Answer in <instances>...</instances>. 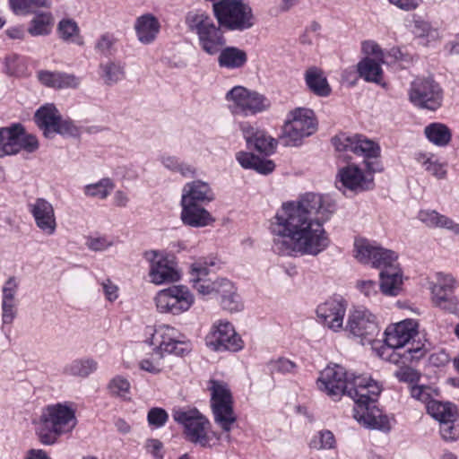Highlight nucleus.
<instances>
[{
    "mask_svg": "<svg viewBox=\"0 0 459 459\" xmlns=\"http://www.w3.org/2000/svg\"><path fill=\"white\" fill-rule=\"evenodd\" d=\"M334 212L331 197L313 192L282 203L270 223L274 252L316 256L327 249L331 240L325 224Z\"/></svg>",
    "mask_w": 459,
    "mask_h": 459,
    "instance_id": "nucleus-1",
    "label": "nucleus"
},
{
    "mask_svg": "<svg viewBox=\"0 0 459 459\" xmlns=\"http://www.w3.org/2000/svg\"><path fill=\"white\" fill-rule=\"evenodd\" d=\"M419 324L405 319L388 325L385 330V344L392 351L386 359L394 364H406L420 360L425 355L424 345L411 341L418 335Z\"/></svg>",
    "mask_w": 459,
    "mask_h": 459,
    "instance_id": "nucleus-2",
    "label": "nucleus"
},
{
    "mask_svg": "<svg viewBox=\"0 0 459 459\" xmlns=\"http://www.w3.org/2000/svg\"><path fill=\"white\" fill-rule=\"evenodd\" d=\"M40 421L37 434L44 445L55 444L58 436L71 432L77 423L75 411L68 403L48 405L43 411Z\"/></svg>",
    "mask_w": 459,
    "mask_h": 459,
    "instance_id": "nucleus-3",
    "label": "nucleus"
},
{
    "mask_svg": "<svg viewBox=\"0 0 459 459\" xmlns=\"http://www.w3.org/2000/svg\"><path fill=\"white\" fill-rule=\"evenodd\" d=\"M186 24L191 32L196 34L200 48L207 55H217L226 45L221 25H216L206 13L200 10L189 12Z\"/></svg>",
    "mask_w": 459,
    "mask_h": 459,
    "instance_id": "nucleus-4",
    "label": "nucleus"
},
{
    "mask_svg": "<svg viewBox=\"0 0 459 459\" xmlns=\"http://www.w3.org/2000/svg\"><path fill=\"white\" fill-rule=\"evenodd\" d=\"M150 337L146 340L154 347L157 354L184 357L192 350V344L177 328L169 325H160L147 329Z\"/></svg>",
    "mask_w": 459,
    "mask_h": 459,
    "instance_id": "nucleus-5",
    "label": "nucleus"
},
{
    "mask_svg": "<svg viewBox=\"0 0 459 459\" xmlns=\"http://www.w3.org/2000/svg\"><path fill=\"white\" fill-rule=\"evenodd\" d=\"M317 129L315 113L307 108H296L289 112L280 137L285 146H299L304 138Z\"/></svg>",
    "mask_w": 459,
    "mask_h": 459,
    "instance_id": "nucleus-6",
    "label": "nucleus"
},
{
    "mask_svg": "<svg viewBox=\"0 0 459 459\" xmlns=\"http://www.w3.org/2000/svg\"><path fill=\"white\" fill-rule=\"evenodd\" d=\"M208 390L214 422L223 432L230 433L237 421V416L233 410V397L229 385L223 381L211 379Z\"/></svg>",
    "mask_w": 459,
    "mask_h": 459,
    "instance_id": "nucleus-7",
    "label": "nucleus"
},
{
    "mask_svg": "<svg viewBox=\"0 0 459 459\" xmlns=\"http://www.w3.org/2000/svg\"><path fill=\"white\" fill-rule=\"evenodd\" d=\"M173 419L184 427L186 438L203 447L212 446L215 434L211 431L209 420L195 408H179L173 411Z\"/></svg>",
    "mask_w": 459,
    "mask_h": 459,
    "instance_id": "nucleus-8",
    "label": "nucleus"
},
{
    "mask_svg": "<svg viewBox=\"0 0 459 459\" xmlns=\"http://www.w3.org/2000/svg\"><path fill=\"white\" fill-rule=\"evenodd\" d=\"M228 108L235 116H255L269 109L270 100L256 91L237 85L225 95Z\"/></svg>",
    "mask_w": 459,
    "mask_h": 459,
    "instance_id": "nucleus-9",
    "label": "nucleus"
},
{
    "mask_svg": "<svg viewBox=\"0 0 459 459\" xmlns=\"http://www.w3.org/2000/svg\"><path fill=\"white\" fill-rule=\"evenodd\" d=\"M212 7L219 24L230 30H244L254 25L252 10L241 0H220Z\"/></svg>",
    "mask_w": 459,
    "mask_h": 459,
    "instance_id": "nucleus-10",
    "label": "nucleus"
},
{
    "mask_svg": "<svg viewBox=\"0 0 459 459\" xmlns=\"http://www.w3.org/2000/svg\"><path fill=\"white\" fill-rule=\"evenodd\" d=\"M368 170H364L354 163L341 167L335 177V186L342 194H359L373 188L375 169L372 163L365 161Z\"/></svg>",
    "mask_w": 459,
    "mask_h": 459,
    "instance_id": "nucleus-11",
    "label": "nucleus"
},
{
    "mask_svg": "<svg viewBox=\"0 0 459 459\" xmlns=\"http://www.w3.org/2000/svg\"><path fill=\"white\" fill-rule=\"evenodd\" d=\"M156 309L161 314L181 315L195 303V296L185 285H173L159 290L154 297Z\"/></svg>",
    "mask_w": 459,
    "mask_h": 459,
    "instance_id": "nucleus-12",
    "label": "nucleus"
},
{
    "mask_svg": "<svg viewBox=\"0 0 459 459\" xmlns=\"http://www.w3.org/2000/svg\"><path fill=\"white\" fill-rule=\"evenodd\" d=\"M343 330L359 339L364 345L370 343L378 335L380 327L377 316L368 308L355 307L350 309Z\"/></svg>",
    "mask_w": 459,
    "mask_h": 459,
    "instance_id": "nucleus-13",
    "label": "nucleus"
},
{
    "mask_svg": "<svg viewBox=\"0 0 459 459\" xmlns=\"http://www.w3.org/2000/svg\"><path fill=\"white\" fill-rule=\"evenodd\" d=\"M37 126L46 138H53L56 134L73 136L77 134V127L69 120L63 118L54 104L41 106L34 115Z\"/></svg>",
    "mask_w": 459,
    "mask_h": 459,
    "instance_id": "nucleus-14",
    "label": "nucleus"
},
{
    "mask_svg": "<svg viewBox=\"0 0 459 459\" xmlns=\"http://www.w3.org/2000/svg\"><path fill=\"white\" fill-rule=\"evenodd\" d=\"M143 257L149 264L150 282L162 285L180 280L181 273L175 258L163 251L148 250Z\"/></svg>",
    "mask_w": 459,
    "mask_h": 459,
    "instance_id": "nucleus-15",
    "label": "nucleus"
},
{
    "mask_svg": "<svg viewBox=\"0 0 459 459\" xmlns=\"http://www.w3.org/2000/svg\"><path fill=\"white\" fill-rule=\"evenodd\" d=\"M205 344L213 351H238L243 341L234 325L227 319L215 320L205 336Z\"/></svg>",
    "mask_w": 459,
    "mask_h": 459,
    "instance_id": "nucleus-16",
    "label": "nucleus"
},
{
    "mask_svg": "<svg viewBox=\"0 0 459 459\" xmlns=\"http://www.w3.org/2000/svg\"><path fill=\"white\" fill-rule=\"evenodd\" d=\"M38 148L37 137L26 133L21 125L0 127V158L17 154L22 150L33 152Z\"/></svg>",
    "mask_w": 459,
    "mask_h": 459,
    "instance_id": "nucleus-17",
    "label": "nucleus"
},
{
    "mask_svg": "<svg viewBox=\"0 0 459 459\" xmlns=\"http://www.w3.org/2000/svg\"><path fill=\"white\" fill-rule=\"evenodd\" d=\"M353 375L338 364L327 366L320 372L316 385L321 392L333 400H338L342 395L346 394Z\"/></svg>",
    "mask_w": 459,
    "mask_h": 459,
    "instance_id": "nucleus-18",
    "label": "nucleus"
},
{
    "mask_svg": "<svg viewBox=\"0 0 459 459\" xmlns=\"http://www.w3.org/2000/svg\"><path fill=\"white\" fill-rule=\"evenodd\" d=\"M409 100L418 108L436 110L442 103V91L433 80L417 78L411 84Z\"/></svg>",
    "mask_w": 459,
    "mask_h": 459,
    "instance_id": "nucleus-19",
    "label": "nucleus"
},
{
    "mask_svg": "<svg viewBox=\"0 0 459 459\" xmlns=\"http://www.w3.org/2000/svg\"><path fill=\"white\" fill-rule=\"evenodd\" d=\"M381 391V385L370 377L353 375L351 385L346 393V395L351 397L355 403L353 414L358 411L360 407L375 405Z\"/></svg>",
    "mask_w": 459,
    "mask_h": 459,
    "instance_id": "nucleus-20",
    "label": "nucleus"
},
{
    "mask_svg": "<svg viewBox=\"0 0 459 459\" xmlns=\"http://www.w3.org/2000/svg\"><path fill=\"white\" fill-rule=\"evenodd\" d=\"M339 152H352L365 159L377 158L380 155L379 145L361 134H339L332 140Z\"/></svg>",
    "mask_w": 459,
    "mask_h": 459,
    "instance_id": "nucleus-21",
    "label": "nucleus"
},
{
    "mask_svg": "<svg viewBox=\"0 0 459 459\" xmlns=\"http://www.w3.org/2000/svg\"><path fill=\"white\" fill-rule=\"evenodd\" d=\"M36 227L46 236H53L57 229V221L53 204L43 197H38L27 205Z\"/></svg>",
    "mask_w": 459,
    "mask_h": 459,
    "instance_id": "nucleus-22",
    "label": "nucleus"
},
{
    "mask_svg": "<svg viewBox=\"0 0 459 459\" xmlns=\"http://www.w3.org/2000/svg\"><path fill=\"white\" fill-rule=\"evenodd\" d=\"M346 302L342 299H330L316 307V316L320 322L333 332L343 330Z\"/></svg>",
    "mask_w": 459,
    "mask_h": 459,
    "instance_id": "nucleus-23",
    "label": "nucleus"
},
{
    "mask_svg": "<svg viewBox=\"0 0 459 459\" xmlns=\"http://www.w3.org/2000/svg\"><path fill=\"white\" fill-rule=\"evenodd\" d=\"M239 129L249 149L264 155L274 153L278 142L265 131L255 127L248 122L240 123Z\"/></svg>",
    "mask_w": 459,
    "mask_h": 459,
    "instance_id": "nucleus-24",
    "label": "nucleus"
},
{
    "mask_svg": "<svg viewBox=\"0 0 459 459\" xmlns=\"http://www.w3.org/2000/svg\"><path fill=\"white\" fill-rule=\"evenodd\" d=\"M215 200V194L211 185L196 179L184 185L180 203L208 204Z\"/></svg>",
    "mask_w": 459,
    "mask_h": 459,
    "instance_id": "nucleus-25",
    "label": "nucleus"
},
{
    "mask_svg": "<svg viewBox=\"0 0 459 459\" xmlns=\"http://www.w3.org/2000/svg\"><path fill=\"white\" fill-rule=\"evenodd\" d=\"M354 419L362 426L371 429H377L383 432H389L392 429L394 418H389L383 414L376 406L359 408L353 414Z\"/></svg>",
    "mask_w": 459,
    "mask_h": 459,
    "instance_id": "nucleus-26",
    "label": "nucleus"
},
{
    "mask_svg": "<svg viewBox=\"0 0 459 459\" xmlns=\"http://www.w3.org/2000/svg\"><path fill=\"white\" fill-rule=\"evenodd\" d=\"M205 204L180 203V220L192 228H204L215 222V218L204 208Z\"/></svg>",
    "mask_w": 459,
    "mask_h": 459,
    "instance_id": "nucleus-27",
    "label": "nucleus"
},
{
    "mask_svg": "<svg viewBox=\"0 0 459 459\" xmlns=\"http://www.w3.org/2000/svg\"><path fill=\"white\" fill-rule=\"evenodd\" d=\"M19 282L15 277H10L2 288V322L11 325L17 316V293Z\"/></svg>",
    "mask_w": 459,
    "mask_h": 459,
    "instance_id": "nucleus-28",
    "label": "nucleus"
},
{
    "mask_svg": "<svg viewBox=\"0 0 459 459\" xmlns=\"http://www.w3.org/2000/svg\"><path fill=\"white\" fill-rule=\"evenodd\" d=\"M134 29L137 39L142 44L149 45L157 39L160 30V23L154 15L145 13L135 20Z\"/></svg>",
    "mask_w": 459,
    "mask_h": 459,
    "instance_id": "nucleus-29",
    "label": "nucleus"
},
{
    "mask_svg": "<svg viewBox=\"0 0 459 459\" xmlns=\"http://www.w3.org/2000/svg\"><path fill=\"white\" fill-rule=\"evenodd\" d=\"M304 80L310 92L318 97H327L332 88L324 71L317 66H310L304 73Z\"/></svg>",
    "mask_w": 459,
    "mask_h": 459,
    "instance_id": "nucleus-30",
    "label": "nucleus"
},
{
    "mask_svg": "<svg viewBox=\"0 0 459 459\" xmlns=\"http://www.w3.org/2000/svg\"><path fill=\"white\" fill-rule=\"evenodd\" d=\"M456 281L451 274L437 273L435 280L429 282L431 300L433 304L454 295Z\"/></svg>",
    "mask_w": 459,
    "mask_h": 459,
    "instance_id": "nucleus-31",
    "label": "nucleus"
},
{
    "mask_svg": "<svg viewBox=\"0 0 459 459\" xmlns=\"http://www.w3.org/2000/svg\"><path fill=\"white\" fill-rule=\"evenodd\" d=\"M380 290L387 296H397L402 290L403 272L399 264L380 272Z\"/></svg>",
    "mask_w": 459,
    "mask_h": 459,
    "instance_id": "nucleus-32",
    "label": "nucleus"
},
{
    "mask_svg": "<svg viewBox=\"0 0 459 459\" xmlns=\"http://www.w3.org/2000/svg\"><path fill=\"white\" fill-rule=\"evenodd\" d=\"M217 55L219 66L230 70L241 68L247 62L246 51L236 47H223Z\"/></svg>",
    "mask_w": 459,
    "mask_h": 459,
    "instance_id": "nucleus-33",
    "label": "nucleus"
},
{
    "mask_svg": "<svg viewBox=\"0 0 459 459\" xmlns=\"http://www.w3.org/2000/svg\"><path fill=\"white\" fill-rule=\"evenodd\" d=\"M30 21L27 31L31 37H45L49 35L54 28L55 19L50 12H40Z\"/></svg>",
    "mask_w": 459,
    "mask_h": 459,
    "instance_id": "nucleus-34",
    "label": "nucleus"
},
{
    "mask_svg": "<svg viewBox=\"0 0 459 459\" xmlns=\"http://www.w3.org/2000/svg\"><path fill=\"white\" fill-rule=\"evenodd\" d=\"M418 220L430 229L453 230L455 222L449 217L439 213L436 210H420L417 215Z\"/></svg>",
    "mask_w": 459,
    "mask_h": 459,
    "instance_id": "nucleus-35",
    "label": "nucleus"
},
{
    "mask_svg": "<svg viewBox=\"0 0 459 459\" xmlns=\"http://www.w3.org/2000/svg\"><path fill=\"white\" fill-rule=\"evenodd\" d=\"M98 368V362L92 358L75 359L64 367V373L67 376L85 378L94 373Z\"/></svg>",
    "mask_w": 459,
    "mask_h": 459,
    "instance_id": "nucleus-36",
    "label": "nucleus"
},
{
    "mask_svg": "<svg viewBox=\"0 0 459 459\" xmlns=\"http://www.w3.org/2000/svg\"><path fill=\"white\" fill-rule=\"evenodd\" d=\"M379 245L365 238H357L353 244L354 257L361 264L371 265Z\"/></svg>",
    "mask_w": 459,
    "mask_h": 459,
    "instance_id": "nucleus-37",
    "label": "nucleus"
},
{
    "mask_svg": "<svg viewBox=\"0 0 459 459\" xmlns=\"http://www.w3.org/2000/svg\"><path fill=\"white\" fill-rule=\"evenodd\" d=\"M10 10L17 16H27L36 13L38 9H48L52 6L51 0H8Z\"/></svg>",
    "mask_w": 459,
    "mask_h": 459,
    "instance_id": "nucleus-38",
    "label": "nucleus"
},
{
    "mask_svg": "<svg viewBox=\"0 0 459 459\" xmlns=\"http://www.w3.org/2000/svg\"><path fill=\"white\" fill-rule=\"evenodd\" d=\"M382 63L371 57H365L357 65L358 73L367 82L380 83L383 75Z\"/></svg>",
    "mask_w": 459,
    "mask_h": 459,
    "instance_id": "nucleus-39",
    "label": "nucleus"
},
{
    "mask_svg": "<svg viewBox=\"0 0 459 459\" xmlns=\"http://www.w3.org/2000/svg\"><path fill=\"white\" fill-rule=\"evenodd\" d=\"M415 160L427 172L435 178L438 179L445 178L446 175V165L434 154L418 152L415 154Z\"/></svg>",
    "mask_w": 459,
    "mask_h": 459,
    "instance_id": "nucleus-40",
    "label": "nucleus"
},
{
    "mask_svg": "<svg viewBox=\"0 0 459 459\" xmlns=\"http://www.w3.org/2000/svg\"><path fill=\"white\" fill-rule=\"evenodd\" d=\"M427 412L441 424L448 419L457 417L458 411L455 404L449 402L435 400L427 406Z\"/></svg>",
    "mask_w": 459,
    "mask_h": 459,
    "instance_id": "nucleus-41",
    "label": "nucleus"
},
{
    "mask_svg": "<svg viewBox=\"0 0 459 459\" xmlns=\"http://www.w3.org/2000/svg\"><path fill=\"white\" fill-rule=\"evenodd\" d=\"M160 161L165 169L172 172H178L185 178L193 177L196 173L194 166L173 155L163 154L160 157Z\"/></svg>",
    "mask_w": 459,
    "mask_h": 459,
    "instance_id": "nucleus-42",
    "label": "nucleus"
},
{
    "mask_svg": "<svg viewBox=\"0 0 459 459\" xmlns=\"http://www.w3.org/2000/svg\"><path fill=\"white\" fill-rule=\"evenodd\" d=\"M56 30L59 38L64 41L82 44L80 29L75 21L68 18L62 19L57 24Z\"/></svg>",
    "mask_w": 459,
    "mask_h": 459,
    "instance_id": "nucleus-43",
    "label": "nucleus"
},
{
    "mask_svg": "<svg viewBox=\"0 0 459 459\" xmlns=\"http://www.w3.org/2000/svg\"><path fill=\"white\" fill-rule=\"evenodd\" d=\"M107 388L112 396L118 397L124 401L131 400V384L129 380L122 375L113 377L108 381Z\"/></svg>",
    "mask_w": 459,
    "mask_h": 459,
    "instance_id": "nucleus-44",
    "label": "nucleus"
},
{
    "mask_svg": "<svg viewBox=\"0 0 459 459\" xmlns=\"http://www.w3.org/2000/svg\"><path fill=\"white\" fill-rule=\"evenodd\" d=\"M424 132L428 140L437 146H446L451 140V133L443 124L433 123Z\"/></svg>",
    "mask_w": 459,
    "mask_h": 459,
    "instance_id": "nucleus-45",
    "label": "nucleus"
},
{
    "mask_svg": "<svg viewBox=\"0 0 459 459\" xmlns=\"http://www.w3.org/2000/svg\"><path fill=\"white\" fill-rule=\"evenodd\" d=\"M114 187L113 181L105 178L96 183L86 185L83 193L86 196L103 200L109 195Z\"/></svg>",
    "mask_w": 459,
    "mask_h": 459,
    "instance_id": "nucleus-46",
    "label": "nucleus"
},
{
    "mask_svg": "<svg viewBox=\"0 0 459 459\" xmlns=\"http://www.w3.org/2000/svg\"><path fill=\"white\" fill-rule=\"evenodd\" d=\"M101 77L106 84L113 85L125 77L124 66L119 63L108 62L100 66Z\"/></svg>",
    "mask_w": 459,
    "mask_h": 459,
    "instance_id": "nucleus-47",
    "label": "nucleus"
},
{
    "mask_svg": "<svg viewBox=\"0 0 459 459\" xmlns=\"http://www.w3.org/2000/svg\"><path fill=\"white\" fill-rule=\"evenodd\" d=\"M397 255L391 249L385 248L379 245L376 258L373 260L370 266L377 269L385 270L391 266H395L397 263Z\"/></svg>",
    "mask_w": 459,
    "mask_h": 459,
    "instance_id": "nucleus-48",
    "label": "nucleus"
},
{
    "mask_svg": "<svg viewBox=\"0 0 459 459\" xmlns=\"http://www.w3.org/2000/svg\"><path fill=\"white\" fill-rule=\"evenodd\" d=\"M216 264V258L213 256L199 257L189 266L190 278L202 279L205 277L209 273L210 268L215 266Z\"/></svg>",
    "mask_w": 459,
    "mask_h": 459,
    "instance_id": "nucleus-49",
    "label": "nucleus"
},
{
    "mask_svg": "<svg viewBox=\"0 0 459 459\" xmlns=\"http://www.w3.org/2000/svg\"><path fill=\"white\" fill-rule=\"evenodd\" d=\"M163 356L156 351L139 361V368L152 375L160 373L163 369Z\"/></svg>",
    "mask_w": 459,
    "mask_h": 459,
    "instance_id": "nucleus-50",
    "label": "nucleus"
},
{
    "mask_svg": "<svg viewBox=\"0 0 459 459\" xmlns=\"http://www.w3.org/2000/svg\"><path fill=\"white\" fill-rule=\"evenodd\" d=\"M411 395L415 400L425 403L427 407L429 403L436 400L435 397L438 396V393L429 385H414L411 387Z\"/></svg>",
    "mask_w": 459,
    "mask_h": 459,
    "instance_id": "nucleus-51",
    "label": "nucleus"
},
{
    "mask_svg": "<svg viewBox=\"0 0 459 459\" xmlns=\"http://www.w3.org/2000/svg\"><path fill=\"white\" fill-rule=\"evenodd\" d=\"M190 282L194 290L203 297H214L217 286V279L211 281L208 279L190 278Z\"/></svg>",
    "mask_w": 459,
    "mask_h": 459,
    "instance_id": "nucleus-52",
    "label": "nucleus"
},
{
    "mask_svg": "<svg viewBox=\"0 0 459 459\" xmlns=\"http://www.w3.org/2000/svg\"><path fill=\"white\" fill-rule=\"evenodd\" d=\"M439 431L443 439L454 441L459 437V418L448 419L439 424Z\"/></svg>",
    "mask_w": 459,
    "mask_h": 459,
    "instance_id": "nucleus-53",
    "label": "nucleus"
},
{
    "mask_svg": "<svg viewBox=\"0 0 459 459\" xmlns=\"http://www.w3.org/2000/svg\"><path fill=\"white\" fill-rule=\"evenodd\" d=\"M335 438L330 430L319 431L311 440V447L320 449H332L334 447Z\"/></svg>",
    "mask_w": 459,
    "mask_h": 459,
    "instance_id": "nucleus-54",
    "label": "nucleus"
},
{
    "mask_svg": "<svg viewBox=\"0 0 459 459\" xmlns=\"http://www.w3.org/2000/svg\"><path fill=\"white\" fill-rule=\"evenodd\" d=\"M116 243L114 238L109 236H97L87 238L86 246L92 251H105L113 247Z\"/></svg>",
    "mask_w": 459,
    "mask_h": 459,
    "instance_id": "nucleus-55",
    "label": "nucleus"
},
{
    "mask_svg": "<svg viewBox=\"0 0 459 459\" xmlns=\"http://www.w3.org/2000/svg\"><path fill=\"white\" fill-rule=\"evenodd\" d=\"M220 305L223 310L230 313H238L244 309V303L237 289L233 291V294L220 300Z\"/></svg>",
    "mask_w": 459,
    "mask_h": 459,
    "instance_id": "nucleus-56",
    "label": "nucleus"
},
{
    "mask_svg": "<svg viewBox=\"0 0 459 459\" xmlns=\"http://www.w3.org/2000/svg\"><path fill=\"white\" fill-rule=\"evenodd\" d=\"M269 366L273 372L281 374H294L298 368L294 361L286 358L273 359L270 361Z\"/></svg>",
    "mask_w": 459,
    "mask_h": 459,
    "instance_id": "nucleus-57",
    "label": "nucleus"
},
{
    "mask_svg": "<svg viewBox=\"0 0 459 459\" xmlns=\"http://www.w3.org/2000/svg\"><path fill=\"white\" fill-rule=\"evenodd\" d=\"M23 58L18 55L13 54L5 58L6 73L10 75H20L24 71Z\"/></svg>",
    "mask_w": 459,
    "mask_h": 459,
    "instance_id": "nucleus-58",
    "label": "nucleus"
},
{
    "mask_svg": "<svg viewBox=\"0 0 459 459\" xmlns=\"http://www.w3.org/2000/svg\"><path fill=\"white\" fill-rule=\"evenodd\" d=\"M361 50L366 57L372 56L373 60L384 62V52L374 40H365L361 44Z\"/></svg>",
    "mask_w": 459,
    "mask_h": 459,
    "instance_id": "nucleus-59",
    "label": "nucleus"
},
{
    "mask_svg": "<svg viewBox=\"0 0 459 459\" xmlns=\"http://www.w3.org/2000/svg\"><path fill=\"white\" fill-rule=\"evenodd\" d=\"M355 287L367 299L375 298L378 294L377 283L373 280H359Z\"/></svg>",
    "mask_w": 459,
    "mask_h": 459,
    "instance_id": "nucleus-60",
    "label": "nucleus"
},
{
    "mask_svg": "<svg viewBox=\"0 0 459 459\" xmlns=\"http://www.w3.org/2000/svg\"><path fill=\"white\" fill-rule=\"evenodd\" d=\"M406 364L399 363L400 368L394 372L395 377L401 382L414 383L420 379L419 373Z\"/></svg>",
    "mask_w": 459,
    "mask_h": 459,
    "instance_id": "nucleus-61",
    "label": "nucleus"
},
{
    "mask_svg": "<svg viewBox=\"0 0 459 459\" xmlns=\"http://www.w3.org/2000/svg\"><path fill=\"white\" fill-rule=\"evenodd\" d=\"M237 289L232 281L226 278H217V286L215 290L214 297L218 299V301L226 299Z\"/></svg>",
    "mask_w": 459,
    "mask_h": 459,
    "instance_id": "nucleus-62",
    "label": "nucleus"
},
{
    "mask_svg": "<svg viewBox=\"0 0 459 459\" xmlns=\"http://www.w3.org/2000/svg\"><path fill=\"white\" fill-rule=\"evenodd\" d=\"M81 80L74 74L59 72L55 89H76Z\"/></svg>",
    "mask_w": 459,
    "mask_h": 459,
    "instance_id": "nucleus-63",
    "label": "nucleus"
},
{
    "mask_svg": "<svg viewBox=\"0 0 459 459\" xmlns=\"http://www.w3.org/2000/svg\"><path fill=\"white\" fill-rule=\"evenodd\" d=\"M168 418L169 415L167 411L158 407L151 409L147 415L149 424L156 428L162 427L168 420Z\"/></svg>",
    "mask_w": 459,
    "mask_h": 459,
    "instance_id": "nucleus-64",
    "label": "nucleus"
}]
</instances>
